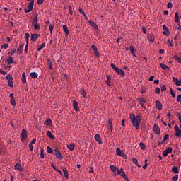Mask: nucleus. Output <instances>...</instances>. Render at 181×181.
Masks as SVG:
<instances>
[{
    "label": "nucleus",
    "instance_id": "obj_1",
    "mask_svg": "<svg viewBox=\"0 0 181 181\" xmlns=\"http://www.w3.org/2000/svg\"><path fill=\"white\" fill-rule=\"evenodd\" d=\"M129 117L131 119L133 126L136 127V129H139L140 128L141 115H135V114H130Z\"/></svg>",
    "mask_w": 181,
    "mask_h": 181
},
{
    "label": "nucleus",
    "instance_id": "obj_2",
    "mask_svg": "<svg viewBox=\"0 0 181 181\" xmlns=\"http://www.w3.org/2000/svg\"><path fill=\"white\" fill-rule=\"evenodd\" d=\"M110 66L117 74H120L121 76H124L125 71H124V69H120L119 67H117L114 63L110 64Z\"/></svg>",
    "mask_w": 181,
    "mask_h": 181
},
{
    "label": "nucleus",
    "instance_id": "obj_3",
    "mask_svg": "<svg viewBox=\"0 0 181 181\" xmlns=\"http://www.w3.org/2000/svg\"><path fill=\"white\" fill-rule=\"evenodd\" d=\"M32 25L34 26L35 30H40V25L38 24V16H34Z\"/></svg>",
    "mask_w": 181,
    "mask_h": 181
},
{
    "label": "nucleus",
    "instance_id": "obj_4",
    "mask_svg": "<svg viewBox=\"0 0 181 181\" xmlns=\"http://www.w3.org/2000/svg\"><path fill=\"white\" fill-rule=\"evenodd\" d=\"M6 80L8 81V85L9 87H13V78L11 74H8L6 76Z\"/></svg>",
    "mask_w": 181,
    "mask_h": 181
},
{
    "label": "nucleus",
    "instance_id": "obj_5",
    "mask_svg": "<svg viewBox=\"0 0 181 181\" xmlns=\"http://www.w3.org/2000/svg\"><path fill=\"white\" fill-rule=\"evenodd\" d=\"M138 101L139 103V105H141V107H143V108H146V106L144 105V103H146L147 100L146 98L145 97H139L138 98Z\"/></svg>",
    "mask_w": 181,
    "mask_h": 181
},
{
    "label": "nucleus",
    "instance_id": "obj_6",
    "mask_svg": "<svg viewBox=\"0 0 181 181\" xmlns=\"http://www.w3.org/2000/svg\"><path fill=\"white\" fill-rule=\"evenodd\" d=\"M54 153L57 156V158H59V160H63L64 156H63V155H62V153L60 151H59L58 148H54Z\"/></svg>",
    "mask_w": 181,
    "mask_h": 181
},
{
    "label": "nucleus",
    "instance_id": "obj_7",
    "mask_svg": "<svg viewBox=\"0 0 181 181\" xmlns=\"http://www.w3.org/2000/svg\"><path fill=\"white\" fill-rule=\"evenodd\" d=\"M33 9V1H29L27 8L24 9L25 12H31Z\"/></svg>",
    "mask_w": 181,
    "mask_h": 181
},
{
    "label": "nucleus",
    "instance_id": "obj_8",
    "mask_svg": "<svg viewBox=\"0 0 181 181\" xmlns=\"http://www.w3.org/2000/svg\"><path fill=\"white\" fill-rule=\"evenodd\" d=\"M153 129L157 135L160 134V128L159 127L158 124H154Z\"/></svg>",
    "mask_w": 181,
    "mask_h": 181
},
{
    "label": "nucleus",
    "instance_id": "obj_9",
    "mask_svg": "<svg viewBox=\"0 0 181 181\" xmlns=\"http://www.w3.org/2000/svg\"><path fill=\"white\" fill-rule=\"evenodd\" d=\"M174 128H175V132H176V133H175L176 136H181V130L179 128L178 124H175L174 126Z\"/></svg>",
    "mask_w": 181,
    "mask_h": 181
},
{
    "label": "nucleus",
    "instance_id": "obj_10",
    "mask_svg": "<svg viewBox=\"0 0 181 181\" xmlns=\"http://www.w3.org/2000/svg\"><path fill=\"white\" fill-rule=\"evenodd\" d=\"M21 136V140H25V139H27V137H28L27 130H25V129H23V130H22Z\"/></svg>",
    "mask_w": 181,
    "mask_h": 181
},
{
    "label": "nucleus",
    "instance_id": "obj_11",
    "mask_svg": "<svg viewBox=\"0 0 181 181\" xmlns=\"http://www.w3.org/2000/svg\"><path fill=\"white\" fill-rule=\"evenodd\" d=\"M173 151V148H168L167 149H164L163 151V156H168L170 153H172Z\"/></svg>",
    "mask_w": 181,
    "mask_h": 181
},
{
    "label": "nucleus",
    "instance_id": "obj_12",
    "mask_svg": "<svg viewBox=\"0 0 181 181\" xmlns=\"http://www.w3.org/2000/svg\"><path fill=\"white\" fill-rule=\"evenodd\" d=\"M156 107L158 108V110H162L163 108V104L161 103V101L156 100L155 101Z\"/></svg>",
    "mask_w": 181,
    "mask_h": 181
},
{
    "label": "nucleus",
    "instance_id": "obj_13",
    "mask_svg": "<svg viewBox=\"0 0 181 181\" xmlns=\"http://www.w3.org/2000/svg\"><path fill=\"white\" fill-rule=\"evenodd\" d=\"M163 29L164 30V32H163L164 35H170L168 26H166V25H163Z\"/></svg>",
    "mask_w": 181,
    "mask_h": 181
},
{
    "label": "nucleus",
    "instance_id": "obj_14",
    "mask_svg": "<svg viewBox=\"0 0 181 181\" xmlns=\"http://www.w3.org/2000/svg\"><path fill=\"white\" fill-rule=\"evenodd\" d=\"M89 25H90V26H93L94 28H95L96 30H98V25H96V23H95V21H93V19H89Z\"/></svg>",
    "mask_w": 181,
    "mask_h": 181
},
{
    "label": "nucleus",
    "instance_id": "obj_15",
    "mask_svg": "<svg viewBox=\"0 0 181 181\" xmlns=\"http://www.w3.org/2000/svg\"><path fill=\"white\" fill-rule=\"evenodd\" d=\"M94 138H95V139L96 140L97 142H98L99 144H103L101 136L99 134H96L94 136Z\"/></svg>",
    "mask_w": 181,
    "mask_h": 181
},
{
    "label": "nucleus",
    "instance_id": "obj_16",
    "mask_svg": "<svg viewBox=\"0 0 181 181\" xmlns=\"http://www.w3.org/2000/svg\"><path fill=\"white\" fill-rule=\"evenodd\" d=\"M73 107L74 108V110H76V112H78L80 110V108H78V101H73Z\"/></svg>",
    "mask_w": 181,
    "mask_h": 181
},
{
    "label": "nucleus",
    "instance_id": "obj_17",
    "mask_svg": "<svg viewBox=\"0 0 181 181\" xmlns=\"http://www.w3.org/2000/svg\"><path fill=\"white\" fill-rule=\"evenodd\" d=\"M62 170H63V173H64V175L66 179L68 180L69 177L68 169L66 168V167H64Z\"/></svg>",
    "mask_w": 181,
    "mask_h": 181
},
{
    "label": "nucleus",
    "instance_id": "obj_18",
    "mask_svg": "<svg viewBox=\"0 0 181 181\" xmlns=\"http://www.w3.org/2000/svg\"><path fill=\"white\" fill-rule=\"evenodd\" d=\"M15 169L18 170H24L23 167H22L21 164H20V162H17L15 165Z\"/></svg>",
    "mask_w": 181,
    "mask_h": 181
},
{
    "label": "nucleus",
    "instance_id": "obj_19",
    "mask_svg": "<svg viewBox=\"0 0 181 181\" xmlns=\"http://www.w3.org/2000/svg\"><path fill=\"white\" fill-rule=\"evenodd\" d=\"M116 153L120 156H126L124 151H121L120 148H117Z\"/></svg>",
    "mask_w": 181,
    "mask_h": 181
},
{
    "label": "nucleus",
    "instance_id": "obj_20",
    "mask_svg": "<svg viewBox=\"0 0 181 181\" xmlns=\"http://www.w3.org/2000/svg\"><path fill=\"white\" fill-rule=\"evenodd\" d=\"M62 28L64 30V32H65L66 35H69V28H68L67 25H62Z\"/></svg>",
    "mask_w": 181,
    "mask_h": 181
},
{
    "label": "nucleus",
    "instance_id": "obj_21",
    "mask_svg": "<svg viewBox=\"0 0 181 181\" xmlns=\"http://www.w3.org/2000/svg\"><path fill=\"white\" fill-rule=\"evenodd\" d=\"M38 37H40V34H31V40L35 42L38 39Z\"/></svg>",
    "mask_w": 181,
    "mask_h": 181
},
{
    "label": "nucleus",
    "instance_id": "obj_22",
    "mask_svg": "<svg viewBox=\"0 0 181 181\" xmlns=\"http://www.w3.org/2000/svg\"><path fill=\"white\" fill-rule=\"evenodd\" d=\"M147 39L149 42H155V37L153 35H148Z\"/></svg>",
    "mask_w": 181,
    "mask_h": 181
},
{
    "label": "nucleus",
    "instance_id": "obj_23",
    "mask_svg": "<svg viewBox=\"0 0 181 181\" xmlns=\"http://www.w3.org/2000/svg\"><path fill=\"white\" fill-rule=\"evenodd\" d=\"M22 83H26V73H22V78H21Z\"/></svg>",
    "mask_w": 181,
    "mask_h": 181
},
{
    "label": "nucleus",
    "instance_id": "obj_24",
    "mask_svg": "<svg viewBox=\"0 0 181 181\" xmlns=\"http://www.w3.org/2000/svg\"><path fill=\"white\" fill-rule=\"evenodd\" d=\"M106 78H107V80H106L105 83L107 85H111V78H112L110 76V74H107Z\"/></svg>",
    "mask_w": 181,
    "mask_h": 181
},
{
    "label": "nucleus",
    "instance_id": "obj_25",
    "mask_svg": "<svg viewBox=\"0 0 181 181\" xmlns=\"http://www.w3.org/2000/svg\"><path fill=\"white\" fill-rule=\"evenodd\" d=\"M45 46H46V42H42V45H39L37 48V51H41V49H42L43 47H45Z\"/></svg>",
    "mask_w": 181,
    "mask_h": 181
},
{
    "label": "nucleus",
    "instance_id": "obj_26",
    "mask_svg": "<svg viewBox=\"0 0 181 181\" xmlns=\"http://www.w3.org/2000/svg\"><path fill=\"white\" fill-rule=\"evenodd\" d=\"M23 47H24V45H20L18 46V48H17V53H18V54H20V53H21V52H22L23 49Z\"/></svg>",
    "mask_w": 181,
    "mask_h": 181
},
{
    "label": "nucleus",
    "instance_id": "obj_27",
    "mask_svg": "<svg viewBox=\"0 0 181 181\" xmlns=\"http://www.w3.org/2000/svg\"><path fill=\"white\" fill-rule=\"evenodd\" d=\"M45 124H46L47 126H52L53 123L52 119H47V121H45Z\"/></svg>",
    "mask_w": 181,
    "mask_h": 181
},
{
    "label": "nucleus",
    "instance_id": "obj_28",
    "mask_svg": "<svg viewBox=\"0 0 181 181\" xmlns=\"http://www.w3.org/2000/svg\"><path fill=\"white\" fill-rule=\"evenodd\" d=\"M121 176H122V177H124V180H128V176H127L126 173L123 171L122 168H121Z\"/></svg>",
    "mask_w": 181,
    "mask_h": 181
},
{
    "label": "nucleus",
    "instance_id": "obj_29",
    "mask_svg": "<svg viewBox=\"0 0 181 181\" xmlns=\"http://www.w3.org/2000/svg\"><path fill=\"white\" fill-rule=\"evenodd\" d=\"M175 23H177L179 25L180 17H179L177 12H175Z\"/></svg>",
    "mask_w": 181,
    "mask_h": 181
},
{
    "label": "nucleus",
    "instance_id": "obj_30",
    "mask_svg": "<svg viewBox=\"0 0 181 181\" xmlns=\"http://www.w3.org/2000/svg\"><path fill=\"white\" fill-rule=\"evenodd\" d=\"M172 172L174 173L175 174H178L179 173L178 167L177 166L172 167Z\"/></svg>",
    "mask_w": 181,
    "mask_h": 181
},
{
    "label": "nucleus",
    "instance_id": "obj_31",
    "mask_svg": "<svg viewBox=\"0 0 181 181\" xmlns=\"http://www.w3.org/2000/svg\"><path fill=\"white\" fill-rule=\"evenodd\" d=\"M79 12L82 13L83 16H84V18H86V19H88V16L87 14H86V12L85 11H83V8H79Z\"/></svg>",
    "mask_w": 181,
    "mask_h": 181
},
{
    "label": "nucleus",
    "instance_id": "obj_32",
    "mask_svg": "<svg viewBox=\"0 0 181 181\" xmlns=\"http://www.w3.org/2000/svg\"><path fill=\"white\" fill-rule=\"evenodd\" d=\"M31 78H38V73H35V71H33L32 73H30Z\"/></svg>",
    "mask_w": 181,
    "mask_h": 181
},
{
    "label": "nucleus",
    "instance_id": "obj_33",
    "mask_svg": "<svg viewBox=\"0 0 181 181\" xmlns=\"http://www.w3.org/2000/svg\"><path fill=\"white\" fill-rule=\"evenodd\" d=\"M29 37H30L29 32H25V40H26L28 46V43H29Z\"/></svg>",
    "mask_w": 181,
    "mask_h": 181
},
{
    "label": "nucleus",
    "instance_id": "obj_34",
    "mask_svg": "<svg viewBox=\"0 0 181 181\" xmlns=\"http://www.w3.org/2000/svg\"><path fill=\"white\" fill-rule=\"evenodd\" d=\"M130 51L132 52L134 57H136L134 46H130Z\"/></svg>",
    "mask_w": 181,
    "mask_h": 181
},
{
    "label": "nucleus",
    "instance_id": "obj_35",
    "mask_svg": "<svg viewBox=\"0 0 181 181\" xmlns=\"http://www.w3.org/2000/svg\"><path fill=\"white\" fill-rule=\"evenodd\" d=\"M67 148L70 150V151H74L75 144H68Z\"/></svg>",
    "mask_w": 181,
    "mask_h": 181
},
{
    "label": "nucleus",
    "instance_id": "obj_36",
    "mask_svg": "<svg viewBox=\"0 0 181 181\" xmlns=\"http://www.w3.org/2000/svg\"><path fill=\"white\" fill-rule=\"evenodd\" d=\"M160 66L162 67V69H169L168 66H167L166 64H163V62L160 64Z\"/></svg>",
    "mask_w": 181,
    "mask_h": 181
},
{
    "label": "nucleus",
    "instance_id": "obj_37",
    "mask_svg": "<svg viewBox=\"0 0 181 181\" xmlns=\"http://www.w3.org/2000/svg\"><path fill=\"white\" fill-rule=\"evenodd\" d=\"M80 93H81V95H83V98H86L87 93L86 92L84 88H82V89H81Z\"/></svg>",
    "mask_w": 181,
    "mask_h": 181
},
{
    "label": "nucleus",
    "instance_id": "obj_38",
    "mask_svg": "<svg viewBox=\"0 0 181 181\" xmlns=\"http://www.w3.org/2000/svg\"><path fill=\"white\" fill-rule=\"evenodd\" d=\"M13 62H15V60L13 59V57H8V59H7L8 64H12Z\"/></svg>",
    "mask_w": 181,
    "mask_h": 181
},
{
    "label": "nucleus",
    "instance_id": "obj_39",
    "mask_svg": "<svg viewBox=\"0 0 181 181\" xmlns=\"http://www.w3.org/2000/svg\"><path fill=\"white\" fill-rule=\"evenodd\" d=\"M47 135H48V136H49L50 139H54V135L52 134V132L50 130L47 132Z\"/></svg>",
    "mask_w": 181,
    "mask_h": 181
},
{
    "label": "nucleus",
    "instance_id": "obj_40",
    "mask_svg": "<svg viewBox=\"0 0 181 181\" xmlns=\"http://www.w3.org/2000/svg\"><path fill=\"white\" fill-rule=\"evenodd\" d=\"M11 105H13V107H16V101L14 98V94H13L12 101H11Z\"/></svg>",
    "mask_w": 181,
    "mask_h": 181
},
{
    "label": "nucleus",
    "instance_id": "obj_41",
    "mask_svg": "<svg viewBox=\"0 0 181 181\" xmlns=\"http://www.w3.org/2000/svg\"><path fill=\"white\" fill-rule=\"evenodd\" d=\"M168 139H169V135L168 134L164 135L163 141H161V142H159V144H163V142L165 141V140H168Z\"/></svg>",
    "mask_w": 181,
    "mask_h": 181
},
{
    "label": "nucleus",
    "instance_id": "obj_42",
    "mask_svg": "<svg viewBox=\"0 0 181 181\" xmlns=\"http://www.w3.org/2000/svg\"><path fill=\"white\" fill-rule=\"evenodd\" d=\"M40 158H45V153L43 148H40Z\"/></svg>",
    "mask_w": 181,
    "mask_h": 181
},
{
    "label": "nucleus",
    "instance_id": "obj_43",
    "mask_svg": "<svg viewBox=\"0 0 181 181\" xmlns=\"http://www.w3.org/2000/svg\"><path fill=\"white\" fill-rule=\"evenodd\" d=\"M173 58L178 62L179 64H181V58L180 57H177V55H174Z\"/></svg>",
    "mask_w": 181,
    "mask_h": 181
},
{
    "label": "nucleus",
    "instance_id": "obj_44",
    "mask_svg": "<svg viewBox=\"0 0 181 181\" xmlns=\"http://www.w3.org/2000/svg\"><path fill=\"white\" fill-rule=\"evenodd\" d=\"M139 146H140L141 149H146V144H144V142H140Z\"/></svg>",
    "mask_w": 181,
    "mask_h": 181
},
{
    "label": "nucleus",
    "instance_id": "obj_45",
    "mask_svg": "<svg viewBox=\"0 0 181 181\" xmlns=\"http://www.w3.org/2000/svg\"><path fill=\"white\" fill-rule=\"evenodd\" d=\"M110 169L111 170H112L113 173H116L117 167H116L115 165H110Z\"/></svg>",
    "mask_w": 181,
    "mask_h": 181
},
{
    "label": "nucleus",
    "instance_id": "obj_46",
    "mask_svg": "<svg viewBox=\"0 0 181 181\" xmlns=\"http://www.w3.org/2000/svg\"><path fill=\"white\" fill-rule=\"evenodd\" d=\"M95 57H100V52H98V48H97V46H95Z\"/></svg>",
    "mask_w": 181,
    "mask_h": 181
},
{
    "label": "nucleus",
    "instance_id": "obj_47",
    "mask_svg": "<svg viewBox=\"0 0 181 181\" xmlns=\"http://www.w3.org/2000/svg\"><path fill=\"white\" fill-rule=\"evenodd\" d=\"M33 148H34V146L33 145V141H31V142L29 144L30 151H33Z\"/></svg>",
    "mask_w": 181,
    "mask_h": 181
},
{
    "label": "nucleus",
    "instance_id": "obj_48",
    "mask_svg": "<svg viewBox=\"0 0 181 181\" xmlns=\"http://www.w3.org/2000/svg\"><path fill=\"white\" fill-rule=\"evenodd\" d=\"M132 162L136 163V165H137L138 167H141V165H139V164L137 158H132Z\"/></svg>",
    "mask_w": 181,
    "mask_h": 181
},
{
    "label": "nucleus",
    "instance_id": "obj_49",
    "mask_svg": "<svg viewBox=\"0 0 181 181\" xmlns=\"http://www.w3.org/2000/svg\"><path fill=\"white\" fill-rule=\"evenodd\" d=\"M47 153H53V149L50 148V146H47Z\"/></svg>",
    "mask_w": 181,
    "mask_h": 181
},
{
    "label": "nucleus",
    "instance_id": "obj_50",
    "mask_svg": "<svg viewBox=\"0 0 181 181\" xmlns=\"http://www.w3.org/2000/svg\"><path fill=\"white\" fill-rule=\"evenodd\" d=\"M173 81H174V83L176 85H178V78H176L175 76H173Z\"/></svg>",
    "mask_w": 181,
    "mask_h": 181
},
{
    "label": "nucleus",
    "instance_id": "obj_51",
    "mask_svg": "<svg viewBox=\"0 0 181 181\" xmlns=\"http://www.w3.org/2000/svg\"><path fill=\"white\" fill-rule=\"evenodd\" d=\"M178 178H179V175H175V176H173L172 180L173 181H177Z\"/></svg>",
    "mask_w": 181,
    "mask_h": 181
},
{
    "label": "nucleus",
    "instance_id": "obj_52",
    "mask_svg": "<svg viewBox=\"0 0 181 181\" xmlns=\"http://www.w3.org/2000/svg\"><path fill=\"white\" fill-rule=\"evenodd\" d=\"M155 91L156 92V94H160V87H156Z\"/></svg>",
    "mask_w": 181,
    "mask_h": 181
},
{
    "label": "nucleus",
    "instance_id": "obj_53",
    "mask_svg": "<svg viewBox=\"0 0 181 181\" xmlns=\"http://www.w3.org/2000/svg\"><path fill=\"white\" fill-rule=\"evenodd\" d=\"M49 32L52 33L54 30V25H49Z\"/></svg>",
    "mask_w": 181,
    "mask_h": 181
},
{
    "label": "nucleus",
    "instance_id": "obj_54",
    "mask_svg": "<svg viewBox=\"0 0 181 181\" xmlns=\"http://www.w3.org/2000/svg\"><path fill=\"white\" fill-rule=\"evenodd\" d=\"M1 47L4 49H7V47H8V45L7 43H4V45H1Z\"/></svg>",
    "mask_w": 181,
    "mask_h": 181
},
{
    "label": "nucleus",
    "instance_id": "obj_55",
    "mask_svg": "<svg viewBox=\"0 0 181 181\" xmlns=\"http://www.w3.org/2000/svg\"><path fill=\"white\" fill-rule=\"evenodd\" d=\"M170 94L173 96V98H175L176 95L175 94L174 90H173V89H170Z\"/></svg>",
    "mask_w": 181,
    "mask_h": 181
},
{
    "label": "nucleus",
    "instance_id": "obj_56",
    "mask_svg": "<svg viewBox=\"0 0 181 181\" xmlns=\"http://www.w3.org/2000/svg\"><path fill=\"white\" fill-rule=\"evenodd\" d=\"M167 6H168V8H172V7H173L172 2L171 1H168V4Z\"/></svg>",
    "mask_w": 181,
    "mask_h": 181
},
{
    "label": "nucleus",
    "instance_id": "obj_57",
    "mask_svg": "<svg viewBox=\"0 0 181 181\" xmlns=\"http://www.w3.org/2000/svg\"><path fill=\"white\" fill-rule=\"evenodd\" d=\"M45 0H37V3L38 5H42L44 3Z\"/></svg>",
    "mask_w": 181,
    "mask_h": 181
},
{
    "label": "nucleus",
    "instance_id": "obj_58",
    "mask_svg": "<svg viewBox=\"0 0 181 181\" xmlns=\"http://www.w3.org/2000/svg\"><path fill=\"white\" fill-rule=\"evenodd\" d=\"M48 62H49V69H52L53 68V66H52V62H50V60H48Z\"/></svg>",
    "mask_w": 181,
    "mask_h": 181
},
{
    "label": "nucleus",
    "instance_id": "obj_59",
    "mask_svg": "<svg viewBox=\"0 0 181 181\" xmlns=\"http://www.w3.org/2000/svg\"><path fill=\"white\" fill-rule=\"evenodd\" d=\"M166 88H167L166 86H161V91L163 92L164 90H166Z\"/></svg>",
    "mask_w": 181,
    "mask_h": 181
},
{
    "label": "nucleus",
    "instance_id": "obj_60",
    "mask_svg": "<svg viewBox=\"0 0 181 181\" xmlns=\"http://www.w3.org/2000/svg\"><path fill=\"white\" fill-rule=\"evenodd\" d=\"M177 117H178L179 121H180V124H181V115L180 114H177Z\"/></svg>",
    "mask_w": 181,
    "mask_h": 181
},
{
    "label": "nucleus",
    "instance_id": "obj_61",
    "mask_svg": "<svg viewBox=\"0 0 181 181\" xmlns=\"http://www.w3.org/2000/svg\"><path fill=\"white\" fill-rule=\"evenodd\" d=\"M177 101H181V94H179L178 96H177Z\"/></svg>",
    "mask_w": 181,
    "mask_h": 181
},
{
    "label": "nucleus",
    "instance_id": "obj_62",
    "mask_svg": "<svg viewBox=\"0 0 181 181\" xmlns=\"http://www.w3.org/2000/svg\"><path fill=\"white\" fill-rule=\"evenodd\" d=\"M95 45H92L91 47H92V49H93L94 51V54H95Z\"/></svg>",
    "mask_w": 181,
    "mask_h": 181
},
{
    "label": "nucleus",
    "instance_id": "obj_63",
    "mask_svg": "<svg viewBox=\"0 0 181 181\" xmlns=\"http://www.w3.org/2000/svg\"><path fill=\"white\" fill-rule=\"evenodd\" d=\"M1 74H7L6 71H3V69H0Z\"/></svg>",
    "mask_w": 181,
    "mask_h": 181
},
{
    "label": "nucleus",
    "instance_id": "obj_64",
    "mask_svg": "<svg viewBox=\"0 0 181 181\" xmlns=\"http://www.w3.org/2000/svg\"><path fill=\"white\" fill-rule=\"evenodd\" d=\"M143 32L144 33H147V30L146 28V26H143Z\"/></svg>",
    "mask_w": 181,
    "mask_h": 181
}]
</instances>
